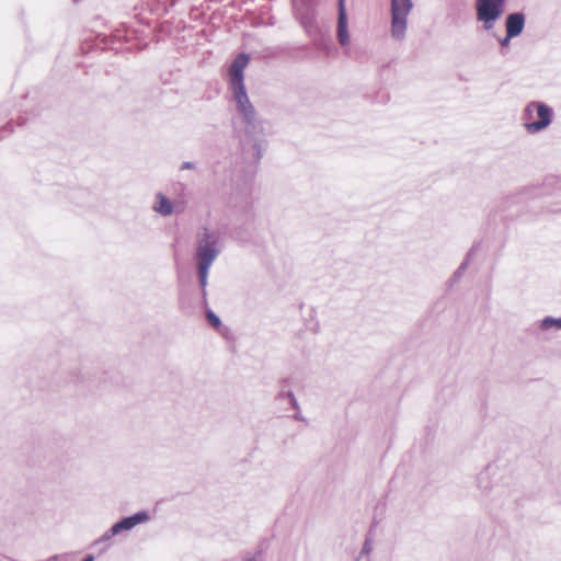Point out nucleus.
Here are the masks:
<instances>
[{
  "instance_id": "obj_8",
  "label": "nucleus",
  "mask_w": 561,
  "mask_h": 561,
  "mask_svg": "<svg viewBox=\"0 0 561 561\" xmlns=\"http://www.w3.org/2000/svg\"><path fill=\"white\" fill-rule=\"evenodd\" d=\"M337 41L342 46L350 44L348 21L345 7V0L337 1V26H336Z\"/></svg>"
},
{
  "instance_id": "obj_2",
  "label": "nucleus",
  "mask_w": 561,
  "mask_h": 561,
  "mask_svg": "<svg viewBox=\"0 0 561 561\" xmlns=\"http://www.w3.org/2000/svg\"><path fill=\"white\" fill-rule=\"evenodd\" d=\"M249 55L241 53L236 56L229 67V85L241 119L256 114V111L248 96L243 71L249 64Z\"/></svg>"
},
{
  "instance_id": "obj_5",
  "label": "nucleus",
  "mask_w": 561,
  "mask_h": 561,
  "mask_svg": "<svg viewBox=\"0 0 561 561\" xmlns=\"http://www.w3.org/2000/svg\"><path fill=\"white\" fill-rule=\"evenodd\" d=\"M242 123L244 125V140L252 145L254 161L259 162L266 150L263 123L257 118L256 114L249 118H243Z\"/></svg>"
},
{
  "instance_id": "obj_23",
  "label": "nucleus",
  "mask_w": 561,
  "mask_h": 561,
  "mask_svg": "<svg viewBox=\"0 0 561 561\" xmlns=\"http://www.w3.org/2000/svg\"><path fill=\"white\" fill-rule=\"evenodd\" d=\"M82 561H94V558L93 556L89 554Z\"/></svg>"
},
{
  "instance_id": "obj_1",
  "label": "nucleus",
  "mask_w": 561,
  "mask_h": 561,
  "mask_svg": "<svg viewBox=\"0 0 561 561\" xmlns=\"http://www.w3.org/2000/svg\"><path fill=\"white\" fill-rule=\"evenodd\" d=\"M220 253L221 243L219 233L215 230L208 229L207 227H203L201 230H198L196 233L194 261L202 296V304L204 307H207L208 305L207 286L209 271Z\"/></svg>"
},
{
  "instance_id": "obj_10",
  "label": "nucleus",
  "mask_w": 561,
  "mask_h": 561,
  "mask_svg": "<svg viewBox=\"0 0 561 561\" xmlns=\"http://www.w3.org/2000/svg\"><path fill=\"white\" fill-rule=\"evenodd\" d=\"M297 15L301 26L307 32V34L310 36H316L319 32V26L317 23L314 9L307 7L302 11H298Z\"/></svg>"
},
{
  "instance_id": "obj_16",
  "label": "nucleus",
  "mask_w": 561,
  "mask_h": 561,
  "mask_svg": "<svg viewBox=\"0 0 561 561\" xmlns=\"http://www.w3.org/2000/svg\"><path fill=\"white\" fill-rule=\"evenodd\" d=\"M115 535H112L111 528L106 530L96 541L95 545H100L102 542L111 540Z\"/></svg>"
},
{
  "instance_id": "obj_3",
  "label": "nucleus",
  "mask_w": 561,
  "mask_h": 561,
  "mask_svg": "<svg viewBox=\"0 0 561 561\" xmlns=\"http://www.w3.org/2000/svg\"><path fill=\"white\" fill-rule=\"evenodd\" d=\"M552 117V107L539 101L529 102L522 114L524 126L529 134L546 129L551 124Z\"/></svg>"
},
{
  "instance_id": "obj_20",
  "label": "nucleus",
  "mask_w": 561,
  "mask_h": 561,
  "mask_svg": "<svg viewBox=\"0 0 561 561\" xmlns=\"http://www.w3.org/2000/svg\"><path fill=\"white\" fill-rule=\"evenodd\" d=\"M288 393H294L293 391H280L278 393L279 399H287L288 400Z\"/></svg>"
},
{
  "instance_id": "obj_15",
  "label": "nucleus",
  "mask_w": 561,
  "mask_h": 561,
  "mask_svg": "<svg viewBox=\"0 0 561 561\" xmlns=\"http://www.w3.org/2000/svg\"><path fill=\"white\" fill-rule=\"evenodd\" d=\"M371 549H373L371 540L369 538H366V540L364 541V545L362 547L359 558H362L364 556H368L371 552Z\"/></svg>"
},
{
  "instance_id": "obj_7",
  "label": "nucleus",
  "mask_w": 561,
  "mask_h": 561,
  "mask_svg": "<svg viewBox=\"0 0 561 561\" xmlns=\"http://www.w3.org/2000/svg\"><path fill=\"white\" fill-rule=\"evenodd\" d=\"M150 520V515L146 511H140L135 513L134 515L127 516L115 523L111 527L112 535H119L123 531L131 530L139 524L147 523Z\"/></svg>"
},
{
  "instance_id": "obj_25",
  "label": "nucleus",
  "mask_w": 561,
  "mask_h": 561,
  "mask_svg": "<svg viewBox=\"0 0 561 561\" xmlns=\"http://www.w3.org/2000/svg\"><path fill=\"white\" fill-rule=\"evenodd\" d=\"M295 419H296V420H300V414H297V415L295 416Z\"/></svg>"
},
{
  "instance_id": "obj_13",
  "label": "nucleus",
  "mask_w": 561,
  "mask_h": 561,
  "mask_svg": "<svg viewBox=\"0 0 561 561\" xmlns=\"http://www.w3.org/2000/svg\"><path fill=\"white\" fill-rule=\"evenodd\" d=\"M470 256H471V251L468 252L466 260L454 272V274L449 280V286H453L454 284H456L460 280V278L462 277L465 271L467 270V267L469 265Z\"/></svg>"
},
{
  "instance_id": "obj_17",
  "label": "nucleus",
  "mask_w": 561,
  "mask_h": 561,
  "mask_svg": "<svg viewBox=\"0 0 561 561\" xmlns=\"http://www.w3.org/2000/svg\"><path fill=\"white\" fill-rule=\"evenodd\" d=\"M288 401L294 409L299 410V405H298V402H297L294 393H288Z\"/></svg>"
},
{
  "instance_id": "obj_26",
  "label": "nucleus",
  "mask_w": 561,
  "mask_h": 561,
  "mask_svg": "<svg viewBox=\"0 0 561 561\" xmlns=\"http://www.w3.org/2000/svg\"><path fill=\"white\" fill-rule=\"evenodd\" d=\"M75 2H78L79 0H73Z\"/></svg>"
},
{
  "instance_id": "obj_24",
  "label": "nucleus",
  "mask_w": 561,
  "mask_h": 561,
  "mask_svg": "<svg viewBox=\"0 0 561 561\" xmlns=\"http://www.w3.org/2000/svg\"><path fill=\"white\" fill-rule=\"evenodd\" d=\"M295 419H296V420H300V414H297V415L295 416Z\"/></svg>"
},
{
  "instance_id": "obj_19",
  "label": "nucleus",
  "mask_w": 561,
  "mask_h": 561,
  "mask_svg": "<svg viewBox=\"0 0 561 561\" xmlns=\"http://www.w3.org/2000/svg\"><path fill=\"white\" fill-rule=\"evenodd\" d=\"M512 38L513 37H508V33H506L505 37L499 38V43L502 47L508 46Z\"/></svg>"
},
{
  "instance_id": "obj_11",
  "label": "nucleus",
  "mask_w": 561,
  "mask_h": 561,
  "mask_svg": "<svg viewBox=\"0 0 561 561\" xmlns=\"http://www.w3.org/2000/svg\"><path fill=\"white\" fill-rule=\"evenodd\" d=\"M152 210L162 217H168L172 215L174 205L163 193L158 192L154 195Z\"/></svg>"
},
{
  "instance_id": "obj_14",
  "label": "nucleus",
  "mask_w": 561,
  "mask_h": 561,
  "mask_svg": "<svg viewBox=\"0 0 561 561\" xmlns=\"http://www.w3.org/2000/svg\"><path fill=\"white\" fill-rule=\"evenodd\" d=\"M206 319L213 328H219L221 324L220 318L211 310H207Z\"/></svg>"
},
{
  "instance_id": "obj_21",
  "label": "nucleus",
  "mask_w": 561,
  "mask_h": 561,
  "mask_svg": "<svg viewBox=\"0 0 561 561\" xmlns=\"http://www.w3.org/2000/svg\"><path fill=\"white\" fill-rule=\"evenodd\" d=\"M242 561H257L255 556H245Z\"/></svg>"
},
{
  "instance_id": "obj_6",
  "label": "nucleus",
  "mask_w": 561,
  "mask_h": 561,
  "mask_svg": "<svg viewBox=\"0 0 561 561\" xmlns=\"http://www.w3.org/2000/svg\"><path fill=\"white\" fill-rule=\"evenodd\" d=\"M504 0H476L477 20L482 23L483 30L489 32L504 11Z\"/></svg>"
},
{
  "instance_id": "obj_4",
  "label": "nucleus",
  "mask_w": 561,
  "mask_h": 561,
  "mask_svg": "<svg viewBox=\"0 0 561 561\" xmlns=\"http://www.w3.org/2000/svg\"><path fill=\"white\" fill-rule=\"evenodd\" d=\"M412 9V0H390V34L393 39L401 42L405 38Z\"/></svg>"
},
{
  "instance_id": "obj_22",
  "label": "nucleus",
  "mask_w": 561,
  "mask_h": 561,
  "mask_svg": "<svg viewBox=\"0 0 561 561\" xmlns=\"http://www.w3.org/2000/svg\"><path fill=\"white\" fill-rule=\"evenodd\" d=\"M483 479H488V473L486 472H482L478 476V481L481 482Z\"/></svg>"
},
{
  "instance_id": "obj_12",
  "label": "nucleus",
  "mask_w": 561,
  "mask_h": 561,
  "mask_svg": "<svg viewBox=\"0 0 561 561\" xmlns=\"http://www.w3.org/2000/svg\"><path fill=\"white\" fill-rule=\"evenodd\" d=\"M538 330L547 332L551 329H561V318L545 317L537 324Z\"/></svg>"
},
{
  "instance_id": "obj_9",
  "label": "nucleus",
  "mask_w": 561,
  "mask_h": 561,
  "mask_svg": "<svg viewBox=\"0 0 561 561\" xmlns=\"http://www.w3.org/2000/svg\"><path fill=\"white\" fill-rule=\"evenodd\" d=\"M526 16L523 12L510 13L505 18V31L508 37L519 36L525 27Z\"/></svg>"
},
{
  "instance_id": "obj_18",
  "label": "nucleus",
  "mask_w": 561,
  "mask_h": 561,
  "mask_svg": "<svg viewBox=\"0 0 561 561\" xmlns=\"http://www.w3.org/2000/svg\"><path fill=\"white\" fill-rule=\"evenodd\" d=\"M195 168V164L191 161H185L181 164L180 167V170L183 171V170H192Z\"/></svg>"
}]
</instances>
